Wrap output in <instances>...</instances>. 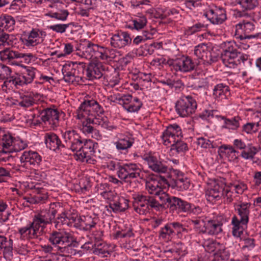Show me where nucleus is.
<instances>
[{"label": "nucleus", "instance_id": "1", "mask_svg": "<svg viewBox=\"0 0 261 261\" xmlns=\"http://www.w3.org/2000/svg\"><path fill=\"white\" fill-rule=\"evenodd\" d=\"M221 47L220 58L226 67L235 68L238 65L244 66L247 63H250L248 56L240 52L232 42H224Z\"/></svg>", "mask_w": 261, "mask_h": 261}, {"label": "nucleus", "instance_id": "2", "mask_svg": "<svg viewBox=\"0 0 261 261\" xmlns=\"http://www.w3.org/2000/svg\"><path fill=\"white\" fill-rule=\"evenodd\" d=\"M250 203L241 202L239 204H235V211L240 217L239 219L236 216H233L232 218L231 224L233 225L232 233L234 237L240 238L243 233V226H247L249 222V216L250 214Z\"/></svg>", "mask_w": 261, "mask_h": 261}, {"label": "nucleus", "instance_id": "3", "mask_svg": "<svg viewBox=\"0 0 261 261\" xmlns=\"http://www.w3.org/2000/svg\"><path fill=\"white\" fill-rule=\"evenodd\" d=\"M49 241L54 245L58 253H64L65 255L75 254L72 245L73 238L70 233L53 231L50 234Z\"/></svg>", "mask_w": 261, "mask_h": 261}, {"label": "nucleus", "instance_id": "4", "mask_svg": "<svg viewBox=\"0 0 261 261\" xmlns=\"http://www.w3.org/2000/svg\"><path fill=\"white\" fill-rule=\"evenodd\" d=\"M161 206L154 196L138 194L134 197L133 207L140 215H146L151 210L161 211Z\"/></svg>", "mask_w": 261, "mask_h": 261}, {"label": "nucleus", "instance_id": "5", "mask_svg": "<svg viewBox=\"0 0 261 261\" xmlns=\"http://www.w3.org/2000/svg\"><path fill=\"white\" fill-rule=\"evenodd\" d=\"M46 224L38 215H35L33 221L26 226L19 228L18 233L22 239H33L41 236Z\"/></svg>", "mask_w": 261, "mask_h": 261}, {"label": "nucleus", "instance_id": "6", "mask_svg": "<svg viewBox=\"0 0 261 261\" xmlns=\"http://www.w3.org/2000/svg\"><path fill=\"white\" fill-rule=\"evenodd\" d=\"M117 175L118 177L125 182H132V179L143 178L141 170L136 164L129 163L121 165L117 163Z\"/></svg>", "mask_w": 261, "mask_h": 261}, {"label": "nucleus", "instance_id": "7", "mask_svg": "<svg viewBox=\"0 0 261 261\" xmlns=\"http://www.w3.org/2000/svg\"><path fill=\"white\" fill-rule=\"evenodd\" d=\"M176 113L182 117L190 116L197 108L196 100L191 95L182 96L175 103Z\"/></svg>", "mask_w": 261, "mask_h": 261}, {"label": "nucleus", "instance_id": "8", "mask_svg": "<svg viewBox=\"0 0 261 261\" xmlns=\"http://www.w3.org/2000/svg\"><path fill=\"white\" fill-rule=\"evenodd\" d=\"M95 144L91 140H87L81 143L78 150L76 151V160L82 162H86L87 163L94 164L96 162L93 157L95 156Z\"/></svg>", "mask_w": 261, "mask_h": 261}, {"label": "nucleus", "instance_id": "9", "mask_svg": "<svg viewBox=\"0 0 261 261\" xmlns=\"http://www.w3.org/2000/svg\"><path fill=\"white\" fill-rule=\"evenodd\" d=\"M92 111L97 115L103 114L104 110L99 103L93 98L85 99L76 110L77 118L79 119L89 117Z\"/></svg>", "mask_w": 261, "mask_h": 261}, {"label": "nucleus", "instance_id": "10", "mask_svg": "<svg viewBox=\"0 0 261 261\" xmlns=\"http://www.w3.org/2000/svg\"><path fill=\"white\" fill-rule=\"evenodd\" d=\"M63 137L64 139V145L65 152L71 150L73 152L78 150L83 142L82 137L80 134L75 130H68L63 134Z\"/></svg>", "mask_w": 261, "mask_h": 261}, {"label": "nucleus", "instance_id": "11", "mask_svg": "<svg viewBox=\"0 0 261 261\" xmlns=\"http://www.w3.org/2000/svg\"><path fill=\"white\" fill-rule=\"evenodd\" d=\"M255 29V27L253 22L243 20L236 25L234 36L240 40L255 38L258 34H251Z\"/></svg>", "mask_w": 261, "mask_h": 261}, {"label": "nucleus", "instance_id": "12", "mask_svg": "<svg viewBox=\"0 0 261 261\" xmlns=\"http://www.w3.org/2000/svg\"><path fill=\"white\" fill-rule=\"evenodd\" d=\"M85 75L89 80L100 79L105 74V66L97 61H91L86 64Z\"/></svg>", "mask_w": 261, "mask_h": 261}, {"label": "nucleus", "instance_id": "13", "mask_svg": "<svg viewBox=\"0 0 261 261\" xmlns=\"http://www.w3.org/2000/svg\"><path fill=\"white\" fill-rule=\"evenodd\" d=\"M198 64L199 63L193 61L190 57L182 56L174 60L172 65L176 71L188 72L196 69Z\"/></svg>", "mask_w": 261, "mask_h": 261}, {"label": "nucleus", "instance_id": "14", "mask_svg": "<svg viewBox=\"0 0 261 261\" xmlns=\"http://www.w3.org/2000/svg\"><path fill=\"white\" fill-rule=\"evenodd\" d=\"M62 210V205L59 202L51 203L48 208L42 210L37 215L46 224H53L55 217Z\"/></svg>", "mask_w": 261, "mask_h": 261}, {"label": "nucleus", "instance_id": "15", "mask_svg": "<svg viewBox=\"0 0 261 261\" xmlns=\"http://www.w3.org/2000/svg\"><path fill=\"white\" fill-rule=\"evenodd\" d=\"M59 114L58 109L48 108L41 112V119L45 123L47 122L51 127H55L59 125Z\"/></svg>", "mask_w": 261, "mask_h": 261}, {"label": "nucleus", "instance_id": "16", "mask_svg": "<svg viewBox=\"0 0 261 261\" xmlns=\"http://www.w3.org/2000/svg\"><path fill=\"white\" fill-rule=\"evenodd\" d=\"M27 57L32 58L33 55L31 54L19 53L17 51H13L10 48H7L0 51L1 59L4 62L12 65L17 64L15 59Z\"/></svg>", "mask_w": 261, "mask_h": 261}, {"label": "nucleus", "instance_id": "17", "mask_svg": "<svg viewBox=\"0 0 261 261\" xmlns=\"http://www.w3.org/2000/svg\"><path fill=\"white\" fill-rule=\"evenodd\" d=\"M45 143L47 147L50 150L57 151H60L65 153L64 143L62 142L59 137L54 133H47L44 136Z\"/></svg>", "mask_w": 261, "mask_h": 261}, {"label": "nucleus", "instance_id": "18", "mask_svg": "<svg viewBox=\"0 0 261 261\" xmlns=\"http://www.w3.org/2000/svg\"><path fill=\"white\" fill-rule=\"evenodd\" d=\"M204 16L214 24H222L227 19L226 11L223 8L210 9L204 13Z\"/></svg>", "mask_w": 261, "mask_h": 261}, {"label": "nucleus", "instance_id": "19", "mask_svg": "<svg viewBox=\"0 0 261 261\" xmlns=\"http://www.w3.org/2000/svg\"><path fill=\"white\" fill-rule=\"evenodd\" d=\"M21 163L29 164L33 168H38L42 161V156L37 152L32 150L25 151L20 158Z\"/></svg>", "mask_w": 261, "mask_h": 261}, {"label": "nucleus", "instance_id": "20", "mask_svg": "<svg viewBox=\"0 0 261 261\" xmlns=\"http://www.w3.org/2000/svg\"><path fill=\"white\" fill-rule=\"evenodd\" d=\"M132 39L126 32H118L111 39V45L115 48H122L130 44Z\"/></svg>", "mask_w": 261, "mask_h": 261}, {"label": "nucleus", "instance_id": "21", "mask_svg": "<svg viewBox=\"0 0 261 261\" xmlns=\"http://www.w3.org/2000/svg\"><path fill=\"white\" fill-rule=\"evenodd\" d=\"M14 140V138L10 134H4L1 140L3 149L0 150V160L6 161L8 160L9 156H8L6 158L2 157L3 154L10 153L13 151H17L16 150L13 146Z\"/></svg>", "mask_w": 261, "mask_h": 261}, {"label": "nucleus", "instance_id": "22", "mask_svg": "<svg viewBox=\"0 0 261 261\" xmlns=\"http://www.w3.org/2000/svg\"><path fill=\"white\" fill-rule=\"evenodd\" d=\"M225 185L222 181L215 182L214 186L206 192V199L212 202L214 200L219 199L224 195V190Z\"/></svg>", "mask_w": 261, "mask_h": 261}, {"label": "nucleus", "instance_id": "23", "mask_svg": "<svg viewBox=\"0 0 261 261\" xmlns=\"http://www.w3.org/2000/svg\"><path fill=\"white\" fill-rule=\"evenodd\" d=\"M114 199L110 202L109 207L115 212H122L129 207V201L124 197L117 194L114 196Z\"/></svg>", "mask_w": 261, "mask_h": 261}, {"label": "nucleus", "instance_id": "24", "mask_svg": "<svg viewBox=\"0 0 261 261\" xmlns=\"http://www.w3.org/2000/svg\"><path fill=\"white\" fill-rule=\"evenodd\" d=\"M223 223L217 219L209 220L205 222L203 230H201L202 233H208L210 235H216L222 232Z\"/></svg>", "mask_w": 261, "mask_h": 261}, {"label": "nucleus", "instance_id": "25", "mask_svg": "<svg viewBox=\"0 0 261 261\" xmlns=\"http://www.w3.org/2000/svg\"><path fill=\"white\" fill-rule=\"evenodd\" d=\"M13 242L11 239H8L4 236H0V250H3L4 257L7 260L13 258Z\"/></svg>", "mask_w": 261, "mask_h": 261}, {"label": "nucleus", "instance_id": "26", "mask_svg": "<svg viewBox=\"0 0 261 261\" xmlns=\"http://www.w3.org/2000/svg\"><path fill=\"white\" fill-rule=\"evenodd\" d=\"M172 199L169 208L170 211L186 213L190 210V203L175 196L172 197Z\"/></svg>", "mask_w": 261, "mask_h": 261}, {"label": "nucleus", "instance_id": "27", "mask_svg": "<svg viewBox=\"0 0 261 261\" xmlns=\"http://www.w3.org/2000/svg\"><path fill=\"white\" fill-rule=\"evenodd\" d=\"M144 160L147 162L149 168L152 171L159 173L167 172L168 170L167 166L162 162L158 160L156 158L149 155L145 157Z\"/></svg>", "mask_w": 261, "mask_h": 261}, {"label": "nucleus", "instance_id": "28", "mask_svg": "<svg viewBox=\"0 0 261 261\" xmlns=\"http://www.w3.org/2000/svg\"><path fill=\"white\" fill-rule=\"evenodd\" d=\"M170 187L176 188L178 191H184L188 189L190 186V180L184 177L182 174H177L176 178L170 179Z\"/></svg>", "mask_w": 261, "mask_h": 261}, {"label": "nucleus", "instance_id": "29", "mask_svg": "<svg viewBox=\"0 0 261 261\" xmlns=\"http://www.w3.org/2000/svg\"><path fill=\"white\" fill-rule=\"evenodd\" d=\"M153 177L152 175H150L146 179V189L150 194L159 195L162 192L163 189L161 184Z\"/></svg>", "mask_w": 261, "mask_h": 261}, {"label": "nucleus", "instance_id": "30", "mask_svg": "<svg viewBox=\"0 0 261 261\" xmlns=\"http://www.w3.org/2000/svg\"><path fill=\"white\" fill-rule=\"evenodd\" d=\"M20 40L28 47L35 46L42 43V39H40L36 29H32L28 36L21 37Z\"/></svg>", "mask_w": 261, "mask_h": 261}, {"label": "nucleus", "instance_id": "31", "mask_svg": "<svg viewBox=\"0 0 261 261\" xmlns=\"http://www.w3.org/2000/svg\"><path fill=\"white\" fill-rule=\"evenodd\" d=\"M78 221L80 223V225L83 227V229L85 230H90L95 226L97 223L98 219L96 217L92 218L89 215L82 216L79 217Z\"/></svg>", "mask_w": 261, "mask_h": 261}, {"label": "nucleus", "instance_id": "32", "mask_svg": "<svg viewBox=\"0 0 261 261\" xmlns=\"http://www.w3.org/2000/svg\"><path fill=\"white\" fill-rule=\"evenodd\" d=\"M219 152L224 154L229 161H234L238 159L239 151L236 148L229 145H222L219 148Z\"/></svg>", "mask_w": 261, "mask_h": 261}, {"label": "nucleus", "instance_id": "33", "mask_svg": "<svg viewBox=\"0 0 261 261\" xmlns=\"http://www.w3.org/2000/svg\"><path fill=\"white\" fill-rule=\"evenodd\" d=\"M134 143V138L131 136H123L115 143L118 150H126L131 147Z\"/></svg>", "mask_w": 261, "mask_h": 261}, {"label": "nucleus", "instance_id": "34", "mask_svg": "<svg viewBox=\"0 0 261 261\" xmlns=\"http://www.w3.org/2000/svg\"><path fill=\"white\" fill-rule=\"evenodd\" d=\"M210 51L206 44L201 43L195 46L194 53L198 59L202 60L205 63Z\"/></svg>", "mask_w": 261, "mask_h": 261}, {"label": "nucleus", "instance_id": "35", "mask_svg": "<svg viewBox=\"0 0 261 261\" xmlns=\"http://www.w3.org/2000/svg\"><path fill=\"white\" fill-rule=\"evenodd\" d=\"M143 103L138 97H134L133 102L127 103L124 102L123 108L127 112L130 113L137 112L142 107Z\"/></svg>", "mask_w": 261, "mask_h": 261}, {"label": "nucleus", "instance_id": "36", "mask_svg": "<svg viewBox=\"0 0 261 261\" xmlns=\"http://www.w3.org/2000/svg\"><path fill=\"white\" fill-rule=\"evenodd\" d=\"M224 120L225 128L231 129L233 130L237 129L240 126V122L242 121V119L239 116H235L231 118H227L224 116L220 117Z\"/></svg>", "mask_w": 261, "mask_h": 261}, {"label": "nucleus", "instance_id": "37", "mask_svg": "<svg viewBox=\"0 0 261 261\" xmlns=\"http://www.w3.org/2000/svg\"><path fill=\"white\" fill-rule=\"evenodd\" d=\"M94 246L93 253L95 254L107 256V254H110L109 246L105 242H97V243H95Z\"/></svg>", "mask_w": 261, "mask_h": 261}, {"label": "nucleus", "instance_id": "38", "mask_svg": "<svg viewBox=\"0 0 261 261\" xmlns=\"http://www.w3.org/2000/svg\"><path fill=\"white\" fill-rule=\"evenodd\" d=\"M58 216L55 217L53 224L54 225L56 229L60 230L64 225H68L67 222V217L66 215V211L62 209L60 213L57 214Z\"/></svg>", "mask_w": 261, "mask_h": 261}, {"label": "nucleus", "instance_id": "39", "mask_svg": "<svg viewBox=\"0 0 261 261\" xmlns=\"http://www.w3.org/2000/svg\"><path fill=\"white\" fill-rule=\"evenodd\" d=\"M62 73L64 75L63 79L65 82L68 83H73L74 81H77L75 75V71L72 70L70 65H66L62 69Z\"/></svg>", "mask_w": 261, "mask_h": 261}, {"label": "nucleus", "instance_id": "40", "mask_svg": "<svg viewBox=\"0 0 261 261\" xmlns=\"http://www.w3.org/2000/svg\"><path fill=\"white\" fill-rule=\"evenodd\" d=\"M258 150L256 147L254 146L252 144L248 143L241 152V156L246 160H252L254 158V155L256 154Z\"/></svg>", "mask_w": 261, "mask_h": 261}, {"label": "nucleus", "instance_id": "41", "mask_svg": "<svg viewBox=\"0 0 261 261\" xmlns=\"http://www.w3.org/2000/svg\"><path fill=\"white\" fill-rule=\"evenodd\" d=\"M229 94V87L225 84H219L213 89V95L215 97L225 98Z\"/></svg>", "mask_w": 261, "mask_h": 261}, {"label": "nucleus", "instance_id": "42", "mask_svg": "<svg viewBox=\"0 0 261 261\" xmlns=\"http://www.w3.org/2000/svg\"><path fill=\"white\" fill-rule=\"evenodd\" d=\"M98 49H99V46L88 42L85 50L83 51L82 56L87 59H90L93 56L96 57V52Z\"/></svg>", "mask_w": 261, "mask_h": 261}, {"label": "nucleus", "instance_id": "43", "mask_svg": "<svg viewBox=\"0 0 261 261\" xmlns=\"http://www.w3.org/2000/svg\"><path fill=\"white\" fill-rule=\"evenodd\" d=\"M155 196H159V198L161 201V203L160 204L161 205V210H162L164 208H169L170 207V204L172 201V198L173 196H171L169 195L168 194L165 192H161V194L159 195H156Z\"/></svg>", "mask_w": 261, "mask_h": 261}, {"label": "nucleus", "instance_id": "44", "mask_svg": "<svg viewBox=\"0 0 261 261\" xmlns=\"http://www.w3.org/2000/svg\"><path fill=\"white\" fill-rule=\"evenodd\" d=\"M215 259L219 261L220 260L227 261L230 256V253L228 250H226L224 246L222 244L220 247L214 254Z\"/></svg>", "mask_w": 261, "mask_h": 261}, {"label": "nucleus", "instance_id": "45", "mask_svg": "<svg viewBox=\"0 0 261 261\" xmlns=\"http://www.w3.org/2000/svg\"><path fill=\"white\" fill-rule=\"evenodd\" d=\"M164 132L169 134V135H172L176 137L181 138L182 137L180 127L176 123L169 125L167 126L166 130H165Z\"/></svg>", "mask_w": 261, "mask_h": 261}, {"label": "nucleus", "instance_id": "46", "mask_svg": "<svg viewBox=\"0 0 261 261\" xmlns=\"http://www.w3.org/2000/svg\"><path fill=\"white\" fill-rule=\"evenodd\" d=\"M221 244L213 240H208L203 244L205 250L208 252H216L221 247Z\"/></svg>", "mask_w": 261, "mask_h": 261}, {"label": "nucleus", "instance_id": "47", "mask_svg": "<svg viewBox=\"0 0 261 261\" xmlns=\"http://www.w3.org/2000/svg\"><path fill=\"white\" fill-rule=\"evenodd\" d=\"M162 139L163 143L166 146L170 145L171 147H173L176 143V141L179 140L180 137H176L173 135H169L167 133L163 132L162 135Z\"/></svg>", "mask_w": 261, "mask_h": 261}, {"label": "nucleus", "instance_id": "48", "mask_svg": "<svg viewBox=\"0 0 261 261\" xmlns=\"http://www.w3.org/2000/svg\"><path fill=\"white\" fill-rule=\"evenodd\" d=\"M86 64L80 63L78 65L77 64L72 63V67H71L73 71H75V77L79 82V79H82L81 74H85Z\"/></svg>", "mask_w": 261, "mask_h": 261}, {"label": "nucleus", "instance_id": "49", "mask_svg": "<svg viewBox=\"0 0 261 261\" xmlns=\"http://www.w3.org/2000/svg\"><path fill=\"white\" fill-rule=\"evenodd\" d=\"M258 123L248 122L243 125L242 131L247 134H252L258 131Z\"/></svg>", "mask_w": 261, "mask_h": 261}, {"label": "nucleus", "instance_id": "50", "mask_svg": "<svg viewBox=\"0 0 261 261\" xmlns=\"http://www.w3.org/2000/svg\"><path fill=\"white\" fill-rule=\"evenodd\" d=\"M245 10H252L258 5L257 0H240L239 3Z\"/></svg>", "mask_w": 261, "mask_h": 261}, {"label": "nucleus", "instance_id": "51", "mask_svg": "<svg viewBox=\"0 0 261 261\" xmlns=\"http://www.w3.org/2000/svg\"><path fill=\"white\" fill-rule=\"evenodd\" d=\"M35 68L31 67H28L26 68L25 71L22 74V78L24 79L28 84L32 83L35 75Z\"/></svg>", "mask_w": 261, "mask_h": 261}, {"label": "nucleus", "instance_id": "52", "mask_svg": "<svg viewBox=\"0 0 261 261\" xmlns=\"http://www.w3.org/2000/svg\"><path fill=\"white\" fill-rule=\"evenodd\" d=\"M197 144L203 148H213L215 147L213 142L204 137L197 139Z\"/></svg>", "mask_w": 261, "mask_h": 261}, {"label": "nucleus", "instance_id": "53", "mask_svg": "<svg viewBox=\"0 0 261 261\" xmlns=\"http://www.w3.org/2000/svg\"><path fill=\"white\" fill-rule=\"evenodd\" d=\"M21 100L19 102V106L24 108L32 106L35 103V99L32 96L24 95L21 97Z\"/></svg>", "mask_w": 261, "mask_h": 261}, {"label": "nucleus", "instance_id": "54", "mask_svg": "<svg viewBox=\"0 0 261 261\" xmlns=\"http://www.w3.org/2000/svg\"><path fill=\"white\" fill-rule=\"evenodd\" d=\"M174 233V230L171 228V225L167 224L161 229L159 236L163 239H166L167 237H170Z\"/></svg>", "mask_w": 261, "mask_h": 261}, {"label": "nucleus", "instance_id": "55", "mask_svg": "<svg viewBox=\"0 0 261 261\" xmlns=\"http://www.w3.org/2000/svg\"><path fill=\"white\" fill-rule=\"evenodd\" d=\"M105 119L103 117H101L100 115H97V116H95L94 118H92L89 117L87 118V121L88 122L101 125L102 127H106L107 125L105 121Z\"/></svg>", "mask_w": 261, "mask_h": 261}, {"label": "nucleus", "instance_id": "56", "mask_svg": "<svg viewBox=\"0 0 261 261\" xmlns=\"http://www.w3.org/2000/svg\"><path fill=\"white\" fill-rule=\"evenodd\" d=\"M13 37L11 36L6 31H0V42L3 45H10L12 44Z\"/></svg>", "mask_w": 261, "mask_h": 261}, {"label": "nucleus", "instance_id": "57", "mask_svg": "<svg viewBox=\"0 0 261 261\" xmlns=\"http://www.w3.org/2000/svg\"><path fill=\"white\" fill-rule=\"evenodd\" d=\"M171 150H176L178 152H185L188 149V147L187 143L181 140L180 138L179 140L176 141V143L171 148Z\"/></svg>", "mask_w": 261, "mask_h": 261}, {"label": "nucleus", "instance_id": "58", "mask_svg": "<svg viewBox=\"0 0 261 261\" xmlns=\"http://www.w3.org/2000/svg\"><path fill=\"white\" fill-rule=\"evenodd\" d=\"M134 234L133 232V228H129L127 231L122 230L117 231L115 234V239L130 238L134 236Z\"/></svg>", "mask_w": 261, "mask_h": 261}, {"label": "nucleus", "instance_id": "59", "mask_svg": "<svg viewBox=\"0 0 261 261\" xmlns=\"http://www.w3.org/2000/svg\"><path fill=\"white\" fill-rule=\"evenodd\" d=\"M191 223L194 225V229L199 233H202L201 230H203L205 224L203 220L200 219L192 220Z\"/></svg>", "mask_w": 261, "mask_h": 261}, {"label": "nucleus", "instance_id": "60", "mask_svg": "<svg viewBox=\"0 0 261 261\" xmlns=\"http://www.w3.org/2000/svg\"><path fill=\"white\" fill-rule=\"evenodd\" d=\"M146 23L147 20L145 17H140L133 20L134 28L137 30L143 28L146 25Z\"/></svg>", "mask_w": 261, "mask_h": 261}, {"label": "nucleus", "instance_id": "61", "mask_svg": "<svg viewBox=\"0 0 261 261\" xmlns=\"http://www.w3.org/2000/svg\"><path fill=\"white\" fill-rule=\"evenodd\" d=\"M47 28L57 33H63L68 28V25L65 24H58L48 26Z\"/></svg>", "mask_w": 261, "mask_h": 261}, {"label": "nucleus", "instance_id": "62", "mask_svg": "<svg viewBox=\"0 0 261 261\" xmlns=\"http://www.w3.org/2000/svg\"><path fill=\"white\" fill-rule=\"evenodd\" d=\"M5 19L6 23L5 26L6 27V31H10L13 30L14 25L15 23L13 17L10 15H5Z\"/></svg>", "mask_w": 261, "mask_h": 261}, {"label": "nucleus", "instance_id": "63", "mask_svg": "<svg viewBox=\"0 0 261 261\" xmlns=\"http://www.w3.org/2000/svg\"><path fill=\"white\" fill-rule=\"evenodd\" d=\"M68 14L69 13L67 10H63L60 13L56 12L49 15L52 18H55L61 20H65L66 19Z\"/></svg>", "mask_w": 261, "mask_h": 261}, {"label": "nucleus", "instance_id": "64", "mask_svg": "<svg viewBox=\"0 0 261 261\" xmlns=\"http://www.w3.org/2000/svg\"><path fill=\"white\" fill-rule=\"evenodd\" d=\"M1 68L0 79L5 80L8 76L10 75L11 70L9 67L5 65L1 66Z\"/></svg>", "mask_w": 261, "mask_h": 261}]
</instances>
